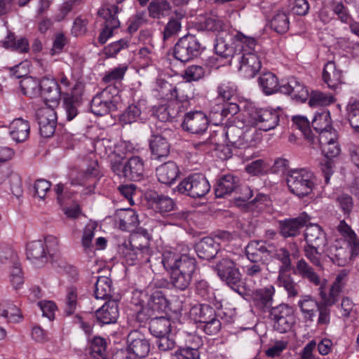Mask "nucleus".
Returning a JSON list of instances; mask_svg holds the SVG:
<instances>
[{"instance_id":"obj_1","label":"nucleus","mask_w":359,"mask_h":359,"mask_svg":"<svg viewBox=\"0 0 359 359\" xmlns=\"http://www.w3.org/2000/svg\"><path fill=\"white\" fill-rule=\"evenodd\" d=\"M161 262L164 268L170 273L172 285L180 290H186L191 284L196 271V259L179 248L165 251Z\"/></svg>"},{"instance_id":"obj_2","label":"nucleus","mask_w":359,"mask_h":359,"mask_svg":"<svg viewBox=\"0 0 359 359\" xmlns=\"http://www.w3.org/2000/svg\"><path fill=\"white\" fill-rule=\"evenodd\" d=\"M166 285L164 280L153 281L146 290H135L133 292L131 303L137 306V316L141 320H147L150 317L161 314L168 306V302L161 290H155L149 294L153 287H162Z\"/></svg>"},{"instance_id":"obj_3","label":"nucleus","mask_w":359,"mask_h":359,"mask_svg":"<svg viewBox=\"0 0 359 359\" xmlns=\"http://www.w3.org/2000/svg\"><path fill=\"white\" fill-rule=\"evenodd\" d=\"M257 41L248 36L244 42L238 41V52L235 62L238 63V71L240 74L246 78L251 79L260 71L262 62L256 50Z\"/></svg>"},{"instance_id":"obj_4","label":"nucleus","mask_w":359,"mask_h":359,"mask_svg":"<svg viewBox=\"0 0 359 359\" xmlns=\"http://www.w3.org/2000/svg\"><path fill=\"white\" fill-rule=\"evenodd\" d=\"M247 122L259 130L268 131L279 123L280 112L277 109L259 108L252 104L245 107Z\"/></svg>"},{"instance_id":"obj_5","label":"nucleus","mask_w":359,"mask_h":359,"mask_svg":"<svg viewBox=\"0 0 359 359\" xmlns=\"http://www.w3.org/2000/svg\"><path fill=\"white\" fill-rule=\"evenodd\" d=\"M286 182L290 191L299 198L311 194L315 187L313 174L304 168L288 171Z\"/></svg>"},{"instance_id":"obj_6","label":"nucleus","mask_w":359,"mask_h":359,"mask_svg":"<svg viewBox=\"0 0 359 359\" xmlns=\"http://www.w3.org/2000/svg\"><path fill=\"white\" fill-rule=\"evenodd\" d=\"M205 47L199 39L191 34L180 38L173 48V56L182 62H189L198 57Z\"/></svg>"},{"instance_id":"obj_7","label":"nucleus","mask_w":359,"mask_h":359,"mask_svg":"<svg viewBox=\"0 0 359 359\" xmlns=\"http://www.w3.org/2000/svg\"><path fill=\"white\" fill-rule=\"evenodd\" d=\"M220 279L235 292L241 294V274L236 264L227 257H224L213 266Z\"/></svg>"},{"instance_id":"obj_8","label":"nucleus","mask_w":359,"mask_h":359,"mask_svg":"<svg viewBox=\"0 0 359 359\" xmlns=\"http://www.w3.org/2000/svg\"><path fill=\"white\" fill-rule=\"evenodd\" d=\"M120 11L119 7L116 4H105L98 10V15L102 18L103 27L98 36V41L101 44L105 43L113 36V32L120 26V21L117 17Z\"/></svg>"},{"instance_id":"obj_9","label":"nucleus","mask_w":359,"mask_h":359,"mask_svg":"<svg viewBox=\"0 0 359 359\" xmlns=\"http://www.w3.org/2000/svg\"><path fill=\"white\" fill-rule=\"evenodd\" d=\"M177 191L192 198H201L207 194L210 185L201 173H194L185 177L177 187Z\"/></svg>"},{"instance_id":"obj_10","label":"nucleus","mask_w":359,"mask_h":359,"mask_svg":"<svg viewBox=\"0 0 359 359\" xmlns=\"http://www.w3.org/2000/svg\"><path fill=\"white\" fill-rule=\"evenodd\" d=\"M269 317L274 330L280 333L291 330L296 322L292 307L285 304L272 307L269 311Z\"/></svg>"},{"instance_id":"obj_11","label":"nucleus","mask_w":359,"mask_h":359,"mask_svg":"<svg viewBox=\"0 0 359 359\" xmlns=\"http://www.w3.org/2000/svg\"><path fill=\"white\" fill-rule=\"evenodd\" d=\"M248 36L244 35L241 32H237L231 38V42H228L223 37H217L215 40L214 46V50L215 53L224 58H232L235 60V57L239 52L238 50V41L244 42L246 40Z\"/></svg>"},{"instance_id":"obj_12","label":"nucleus","mask_w":359,"mask_h":359,"mask_svg":"<svg viewBox=\"0 0 359 359\" xmlns=\"http://www.w3.org/2000/svg\"><path fill=\"white\" fill-rule=\"evenodd\" d=\"M209 126L207 116L201 111L187 113L182 123V128L191 133L200 135L205 133Z\"/></svg>"},{"instance_id":"obj_13","label":"nucleus","mask_w":359,"mask_h":359,"mask_svg":"<svg viewBox=\"0 0 359 359\" xmlns=\"http://www.w3.org/2000/svg\"><path fill=\"white\" fill-rule=\"evenodd\" d=\"M253 134L254 131L251 130L243 132L242 129L236 126L227 128L224 133L226 140L228 141L227 145L238 149L247 148L252 146L254 143Z\"/></svg>"},{"instance_id":"obj_14","label":"nucleus","mask_w":359,"mask_h":359,"mask_svg":"<svg viewBox=\"0 0 359 359\" xmlns=\"http://www.w3.org/2000/svg\"><path fill=\"white\" fill-rule=\"evenodd\" d=\"M128 350L134 358H145L150 351V344L143 334L133 330L127 337Z\"/></svg>"},{"instance_id":"obj_15","label":"nucleus","mask_w":359,"mask_h":359,"mask_svg":"<svg viewBox=\"0 0 359 359\" xmlns=\"http://www.w3.org/2000/svg\"><path fill=\"white\" fill-rule=\"evenodd\" d=\"M39 132L44 137H51L55 130L57 116L55 111L49 107L39 109L36 112Z\"/></svg>"},{"instance_id":"obj_16","label":"nucleus","mask_w":359,"mask_h":359,"mask_svg":"<svg viewBox=\"0 0 359 359\" xmlns=\"http://www.w3.org/2000/svg\"><path fill=\"white\" fill-rule=\"evenodd\" d=\"M309 220L310 217L306 212L295 218L281 220L279 222L280 233L285 238L297 236Z\"/></svg>"},{"instance_id":"obj_17","label":"nucleus","mask_w":359,"mask_h":359,"mask_svg":"<svg viewBox=\"0 0 359 359\" xmlns=\"http://www.w3.org/2000/svg\"><path fill=\"white\" fill-rule=\"evenodd\" d=\"M116 108L108 88L97 93L91 101V111L97 116L107 114Z\"/></svg>"},{"instance_id":"obj_18","label":"nucleus","mask_w":359,"mask_h":359,"mask_svg":"<svg viewBox=\"0 0 359 359\" xmlns=\"http://www.w3.org/2000/svg\"><path fill=\"white\" fill-rule=\"evenodd\" d=\"M318 142L325 158H334L340 154L341 148L337 130L325 131L319 134Z\"/></svg>"},{"instance_id":"obj_19","label":"nucleus","mask_w":359,"mask_h":359,"mask_svg":"<svg viewBox=\"0 0 359 359\" xmlns=\"http://www.w3.org/2000/svg\"><path fill=\"white\" fill-rule=\"evenodd\" d=\"M275 294V287L270 285L265 287L252 291L250 295V301L257 309L266 312L270 311L273 303V297Z\"/></svg>"},{"instance_id":"obj_20","label":"nucleus","mask_w":359,"mask_h":359,"mask_svg":"<svg viewBox=\"0 0 359 359\" xmlns=\"http://www.w3.org/2000/svg\"><path fill=\"white\" fill-rule=\"evenodd\" d=\"M325 254L334 264L338 266L348 264L352 258L355 256L352 254V250L348 245L342 247L339 243L330 245L325 250Z\"/></svg>"},{"instance_id":"obj_21","label":"nucleus","mask_w":359,"mask_h":359,"mask_svg":"<svg viewBox=\"0 0 359 359\" xmlns=\"http://www.w3.org/2000/svg\"><path fill=\"white\" fill-rule=\"evenodd\" d=\"M304 236L305 245L324 248L327 243L326 234L323 228L317 224H306Z\"/></svg>"},{"instance_id":"obj_22","label":"nucleus","mask_w":359,"mask_h":359,"mask_svg":"<svg viewBox=\"0 0 359 359\" xmlns=\"http://www.w3.org/2000/svg\"><path fill=\"white\" fill-rule=\"evenodd\" d=\"M83 90V84L76 83L72 88V95H67L64 99V107L68 121H72L78 114L77 107L79 104V96L82 95Z\"/></svg>"},{"instance_id":"obj_23","label":"nucleus","mask_w":359,"mask_h":359,"mask_svg":"<svg viewBox=\"0 0 359 359\" xmlns=\"http://www.w3.org/2000/svg\"><path fill=\"white\" fill-rule=\"evenodd\" d=\"M280 90L283 93L290 95L292 99L301 102L305 101L309 96L308 90L296 77L290 78L286 84L280 86Z\"/></svg>"},{"instance_id":"obj_24","label":"nucleus","mask_w":359,"mask_h":359,"mask_svg":"<svg viewBox=\"0 0 359 359\" xmlns=\"http://www.w3.org/2000/svg\"><path fill=\"white\" fill-rule=\"evenodd\" d=\"M185 9H175L173 15L171 16L165 25L163 32V39L165 41L172 37H175L182 29L181 20L185 17Z\"/></svg>"},{"instance_id":"obj_25","label":"nucleus","mask_w":359,"mask_h":359,"mask_svg":"<svg viewBox=\"0 0 359 359\" xmlns=\"http://www.w3.org/2000/svg\"><path fill=\"white\" fill-rule=\"evenodd\" d=\"M96 318L101 324H111L116 321L119 312L118 302L109 300L95 312Z\"/></svg>"},{"instance_id":"obj_26","label":"nucleus","mask_w":359,"mask_h":359,"mask_svg":"<svg viewBox=\"0 0 359 359\" xmlns=\"http://www.w3.org/2000/svg\"><path fill=\"white\" fill-rule=\"evenodd\" d=\"M273 252V245L266 244L264 241H251L245 247V254L249 261H260L261 254L271 255Z\"/></svg>"},{"instance_id":"obj_27","label":"nucleus","mask_w":359,"mask_h":359,"mask_svg":"<svg viewBox=\"0 0 359 359\" xmlns=\"http://www.w3.org/2000/svg\"><path fill=\"white\" fill-rule=\"evenodd\" d=\"M152 159L161 160L168 156L170 145L167 139L161 135H153L149 140Z\"/></svg>"},{"instance_id":"obj_28","label":"nucleus","mask_w":359,"mask_h":359,"mask_svg":"<svg viewBox=\"0 0 359 359\" xmlns=\"http://www.w3.org/2000/svg\"><path fill=\"white\" fill-rule=\"evenodd\" d=\"M294 273L315 286L322 285L320 276L304 258H301L297 262Z\"/></svg>"},{"instance_id":"obj_29","label":"nucleus","mask_w":359,"mask_h":359,"mask_svg":"<svg viewBox=\"0 0 359 359\" xmlns=\"http://www.w3.org/2000/svg\"><path fill=\"white\" fill-rule=\"evenodd\" d=\"M162 93L165 99L170 101H175L177 104H187L189 102L190 96L186 93L185 86H173L168 82L162 87Z\"/></svg>"},{"instance_id":"obj_30","label":"nucleus","mask_w":359,"mask_h":359,"mask_svg":"<svg viewBox=\"0 0 359 359\" xmlns=\"http://www.w3.org/2000/svg\"><path fill=\"white\" fill-rule=\"evenodd\" d=\"M219 243L212 237L202 238L196 245V252L200 259H210L219 250Z\"/></svg>"},{"instance_id":"obj_31","label":"nucleus","mask_w":359,"mask_h":359,"mask_svg":"<svg viewBox=\"0 0 359 359\" xmlns=\"http://www.w3.org/2000/svg\"><path fill=\"white\" fill-rule=\"evenodd\" d=\"M239 180L232 175H226L220 177L215 185V192L217 198H224L237 190Z\"/></svg>"},{"instance_id":"obj_32","label":"nucleus","mask_w":359,"mask_h":359,"mask_svg":"<svg viewBox=\"0 0 359 359\" xmlns=\"http://www.w3.org/2000/svg\"><path fill=\"white\" fill-rule=\"evenodd\" d=\"M322 76L328 88L333 90H336L342 83V72L337 68L333 61H329L325 64Z\"/></svg>"},{"instance_id":"obj_33","label":"nucleus","mask_w":359,"mask_h":359,"mask_svg":"<svg viewBox=\"0 0 359 359\" xmlns=\"http://www.w3.org/2000/svg\"><path fill=\"white\" fill-rule=\"evenodd\" d=\"M158 180L165 184H172L180 174V170L172 161H168L158 166L156 170Z\"/></svg>"},{"instance_id":"obj_34","label":"nucleus","mask_w":359,"mask_h":359,"mask_svg":"<svg viewBox=\"0 0 359 359\" xmlns=\"http://www.w3.org/2000/svg\"><path fill=\"white\" fill-rule=\"evenodd\" d=\"M290 271H278L276 285L283 287L287 292L288 298H294L299 295V286L294 280Z\"/></svg>"},{"instance_id":"obj_35","label":"nucleus","mask_w":359,"mask_h":359,"mask_svg":"<svg viewBox=\"0 0 359 359\" xmlns=\"http://www.w3.org/2000/svg\"><path fill=\"white\" fill-rule=\"evenodd\" d=\"M29 122L20 118L14 119L9 126V134L16 142L25 141L29 137Z\"/></svg>"},{"instance_id":"obj_36","label":"nucleus","mask_w":359,"mask_h":359,"mask_svg":"<svg viewBox=\"0 0 359 359\" xmlns=\"http://www.w3.org/2000/svg\"><path fill=\"white\" fill-rule=\"evenodd\" d=\"M116 217L119 220L120 228L124 231H132L139 224L137 215L130 208L118 210Z\"/></svg>"},{"instance_id":"obj_37","label":"nucleus","mask_w":359,"mask_h":359,"mask_svg":"<svg viewBox=\"0 0 359 359\" xmlns=\"http://www.w3.org/2000/svg\"><path fill=\"white\" fill-rule=\"evenodd\" d=\"M337 230L347 242L352 250V254L359 255V238L351 226L344 220H341L337 226Z\"/></svg>"},{"instance_id":"obj_38","label":"nucleus","mask_w":359,"mask_h":359,"mask_svg":"<svg viewBox=\"0 0 359 359\" xmlns=\"http://www.w3.org/2000/svg\"><path fill=\"white\" fill-rule=\"evenodd\" d=\"M41 95L51 102L57 100L61 94V87L54 79L44 77L41 80Z\"/></svg>"},{"instance_id":"obj_39","label":"nucleus","mask_w":359,"mask_h":359,"mask_svg":"<svg viewBox=\"0 0 359 359\" xmlns=\"http://www.w3.org/2000/svg\"><path fill=\"white\" fill-rule=\"evenodd\" d=\"M149 329L156 337L167 335L171 326L170 320L164 316H155L149 318Z\"/></svg>"},{"instance_id":"obj_40","label":"nucleus","mask_w":359,"mask_h":359,"mask_svg":"<svg viewBox=\"0 0 359 359\" xmlns=\"http://www.w3.org/2000/svg\"><path fill=\"white\" fill-rule=\"evenodd\" d=\"M144 172V164L140 156H132L126 161V178L130 180H139Z\"/></svg>"},{"instance_id":"obj_41","label":"nucleus","mask_w":359,"mask_h":359,"mask_svg":"<svg viewBox=\"0 0 359 359\" xmlns=\"http://www.w3.org/2000/svg\"><path fill=\"white\" fill-rule=\"evenodd\" d=\"M311 124L313 129L319 134H322L325 131L335 130L331 127L330 112L325 109H320L316 112Z\"/></svg>"},{"instance_id":"obj_42","label":"nucleus","mask_w":359,"mask_h":359,"mask_svg":"<svg viewBox=\"0 0 359 359\" xmlns=\"http://www.w3.org/2000/svg\"><path fill=\"white\" fill-rule=\"evenodd\" d=\"M258 83L263 93L266 95H271L276 93L281 86H279L277 76L270 72L262 73L258 79Z\"/></svg>"},{"instance_id":"obj_43","label":"nucleus","mask_w":359,"mask_h":359,"mask_svg":"<svg viewBox=\"0 0 359 359\" xmlns=\"http://www.w3.org/2000/svg\"><path fill=\"white\" fill-rule=\"evenodd\" d=\"M298 306L304 318L307 320L313 321L316 312L319 308L317 301L311 295H304L299 300Z\"/></svg>"},{"instance_id":"obj_44","label":"nucleus","mask_w":359,"mask_h":359,"mask_svg":"<svg viewBox=\"0 0 359 359\" xmlns=\"http://www.w3.org/2000/svg\"><path fill=\"white\" fill-rule=\"evenodd\" d=\"M47 251L43 241H34L27 245L26 254L29 259L41 261L42 263L46 261Z\"/></svg>"},{"instance_id":"obj_45","label":"nucleus","mask_w":359,"mask_h":359,"mask_svg":"<svg viewBox=\"0 0 359 359\" xmlns=\"http://www.w3.org/2000/svg\"><path fill=\"white\" fill-rule=\"evenodd\" d=\"M172 11V5L168 0H154L148 6L149 17L154 19L164 18Z\"/></svg>"},{"instance_id":"obj_46","label":"nucleus","mask_w":359,"mask_h":359,"mask_svg":"<svg viewBox=\"0 0 359 359\" xmlns=\"http://www.w3.org/2000/svg\"><path fill=\"white\" fill-rule=\"evenodd\" d=\"M24 95L34 98L41 95V81L32 76L23 78L20 82Z\"/></svg>"},{"instance_id":"obj_47","label":"nucleus","mask_w":359,"mask_h":359,"mask_svg":"<svg viewBox=\"0 0 359 359\" xmlns=\"http://www.w3.org/2000/svg\"><path fill=\"white\" fill-rule=\"evenodd\" d=\"M111 280L107 276H100L97 278L95 285V297L96 299H105L111 297Z\"/></svg>"},{"instance_id":"obj_48","label":"nucleus","mask_w":359,"mask_h":359,"mask_svg":"<svg viewBox=\"0 0 359 359\" xmlns=\"http://www.w3.org/2000/svg\"><path fill=\"white\" fill-rule=\"evenodd\" d=\"M304 257L314 266L322 269L321 257L323 253H325L324 248H317V246L304 245L303 248Z\"/></svg>"},{"instance_id":"obj_49","label":"nucleus","mask_w":359,"mask_h":359,"mask_svg":"<svg viewBox=\"0 0 359 359\" xmlns=\"http://www.w3.org/2000/svg\"><path fill=\"white\" fill-rule=\"evenodd\" d=\"M144 107V101L129 105L121 116V121L125 124L135 122L140 118Z\"/></svg>"},{"instance_id":"obj_50","label":"nucleus","mask_w":359,"mask_h":359,"mask_svg":"<svg viewBox=\"0 0 359 359\" xmlns=\"http://www.w3.org/2000/svg\"><path fill=\"white\" fill-rule=\"evenodd\" d=\"M89 354L93 359H107L106 341L100 337H96L90 341Z\"/></svg>"},{"instance_id":"obj_51","label":"nucleus","mask_w":359,"mask_h":359,"mask_svg":"<svg viewBox=\"0 0 359 359\" xmlns=\"http://www.w3.org/2000/svg\"><path fill=\"white\" fill-rule=\"evenodd\" d=\"M271 27L279 34L287 32L290 27V21L287 14L283 11H278L273 15L271 22Z\"/></svg>"},{"instance_id":"obj_52","label":"nucleus","mask_w":359,"mask_h":359,"mask_svg":"<svg viewBox=\"0 0 359 359\" xmlns=\"http://www.w3.org/2000/svg\"><path fill=\"white\" fill-rule=\"evenodd\" d=\"M151 205L156 212L165 213L173 209L174 203L168 196L155 194L151 198Z\"/></svg>"},{"instance_id":"obj_53","label":"nucleus","mask_w":359,"mask_h":359,"mask_svg":"<svg viewBox=\"0 0 359 359\" xmlns=\"http://www.w3.org/2000/svg\"><path fill=\"white\" fill-rule=\"evenodd\" d=\"M0 316L11 323H18L22 318L20 309L11 302L1 306Z\"/></svg>"},{"instance_id":"obj_54","label":"nucleus","mask_w":359,"mask_h":359,"mask_svg":"<svg viewBox=\"0 0 359 359\" xmlns=\"http://www.w3.org/2000/svg\"><path fill=\"white\" fill-rule=\"evenodd\" d=\"M214 311L215 309L208 304H196L191 308L189 315L194 321L200 323Z\"/></svg>"},{"instance_id":"obj_55","label":"nucleus","mask_w":359,"mask_h":359,"mask_svg":"<svg viewBox=\"0 0 359 359\" xmlns=\"http://www.w3.org/2000/svg\"><path fill=\"white\" fill-rule=\"evenodd\" d=\"M4 44L7 48H11L19 53H27L29 50L28 40L25 37L15 39L14 35L11 34L4 41Z\"/></svg>"},{"instance_id":"obj_56","label":"nucleus","mask_w":359,"mask_h":359,"mask_svg":"<svg viewBox=\"0 0 359 359\" xmlns=\"http://www.w3.org/2000/svg\"><path fill=\"white\" fill-rule=\"evenodd\" d=\"M334 102V97L331 94L320 91H313L309 99L311 107H323L329 105Z\"/></svg>"},{"instance_id":"obj_57","label":"nucleus","mask_w":359,"mask_h":359,"mask_svg":"<svg viewBox=\"0 0 359 359\" xmlns=\"http://www.w3.org/2000/svg\"><path fill=\"white\" fill-rule=\"evenodd\" d=\"M271 256H274L276 259L281 262L278 271H290L292 267V260L290 253L285 248H280L275 250Z\"/></svg>"},{"instance_id":"obj_58","label":"nucleus","mask_w":359,"mask_h":359,"mask_svg":"<svg viewBox=\"0 0 359 359\" xmlns=\"http://www.w3.org/2000/svg\"><path fill=\"white\" fill-rule=\"evenodd\" d=\"M347 117L351 127L359 133V101L350 102L346 107Z\"/></svg>"},{"instance_id":"obj_59","label":"nucleus","mask_w":359,"mask_h":359,"mask_svg":"<svg viewBox=\"0 0 359 359\" xmlns=\"http://www.w3.org/2000/svg\"><path fill=\"white\" fill-rule=\"evenodd\" d=\"M263 262H259V261H249V263L243 266V271L248 278H259L263 274Z\"/></svg>"},{"instance_id":"obj_60","label":"nucleus","mask_w":359,"mask_h":359,"mask_svg":"<svg viewBox=\"0 0 359 359\" xmlns=\"http://www.w3.org/2000/svg\"><path fill=\"white\" fill-rule=\"evenodd\" d=\"M205 70L199 65L189 66L183 72L182 77L188 82L196 81L203 77Z\"/></svg>"},{"instance_id":"obj_61","label":"nucleus","mask_w":359,"mask_h":359,"mask_svg":"<svg viewBox=\"0 0 359 359\" xmlns=\"http://www.w3.org/2000/svg\"><path fill=\"white\" fill-rule=\"evenodd\" d=\"M128 69L126 65H121L110 71L107 72L102 79V81L106 83H112L123 79L124 75Z\"/></svg>"},{"instance_id":"obj_62","label":"nucleus","mask_w":359,"mask_h":359,"mask_svg":"<svg viewBox=\"0 0 359 359\" xmlns=\"http://www.w3.org/2000/svg\"><path fill=\"white\" fill-rule=\"evenodd\" d=\"M10 278L13 286L16 289L20 287L24 283L22 269L16 259V256L13 257V266L11 271Z\"/></svg>"},{"instance_id":"obj_63","label":"nucleus","mask_w":359,"mask_h":359,"mask_svg":"<svg viewBox=\"0 0 359 359\" xmlns=\"http://www.w3.org/2000/svg\"><path fill=\"white\" fill-rule=\"evenodd\" d=\"M293 125L299 130L304 137L308 140H311V130L309 121L306 117L303 116H294L292 118Z\"/></svg>"},{"instance_id":"obj_64","label":"nucleus","mask_w":359,"mask_h":359,"mask_svg":"<svg viewBox=\"0 0 359 359\" xmlns=\"http://www.w3.org/2000/svg\"><path fill=\"white\" fill-rule=\"evenodd\" d=\"M77 290L74 287H70L67 290L65 300V313L70 316L73 314L77 305Z\"/></svg>"}]
</instances>
